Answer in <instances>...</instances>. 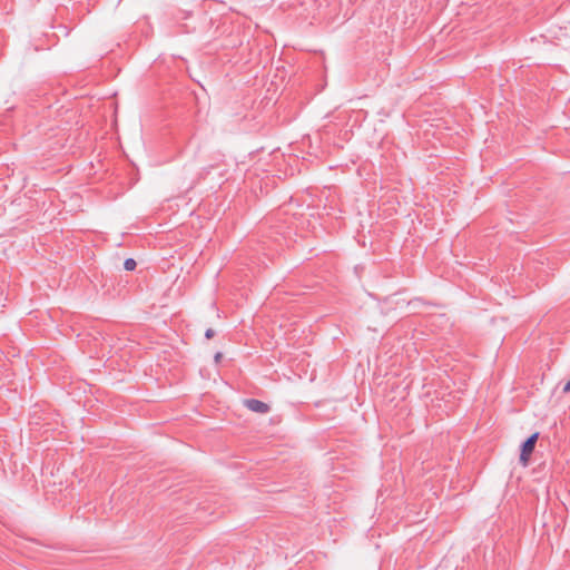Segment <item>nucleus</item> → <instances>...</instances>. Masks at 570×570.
I'll return each instance as SVG.
<instances>
[{
	"label": "nucleus",
	"mask_w": 570,
	"mask_h": 570,
	"mask_svg": "<svg viewBox=\"0 0 570 570\" xmlns=\"http://www.w3.org/2000/svg\"><path fill=\"white\" fill-rule=\"evenodd\" d=\"M222 357H223L222 353H220V352H217V353L215 354V362H216V363H218V362L222 360Z\"/></svg>",
	"instance_id": "obj_6"
},
{
	"label": "nucleus",
	"mask_w": 570,
	"mask_h": 570,
	"mask_svg": "<svg viewBox=\"0 0 570 570\" xmlns=\"http://www.w3.org/2000/svg\"><path fill=\"white\" fill-rule=\"evenodd\" d=\"M137 266V263L134 258H127L125 262H124V268L126 271H134Z\"/></svg>",
	"instance_id": "obj_3"
},
{
	"label": "nucleus",
	"mask_w": 570,
	"mask_h": 570,
	"mask_svg": "<svg viewBox=\"0 0 570 570\" xmlns=\"http://www.w3.org/2000/svg\"><path fill=\"white\" fill-rule=\"evenodd\" d=\"M214 335H215V331L213 328H207L206 330V332H205V337L206 338L209 340V338L214 337Z\"/></svg>",
	"instance_id": "obj_4"
},
{
	"label": "nucleus",
	"mask_w": 570,
	"mask_h": 570,
	"mask_svg": "<svg viewBox=\"0 0 570 570\" xmlns=\"http://www.w3.org/2000/svg\"><path fill=\"white\" fill-rule=\"evenodd\" d=\"M244 405L255 413L266 414L269 412V405L256 399H246Z\"/></svg>",
	"instance_id": "obj_2"
},
{
	"label": "nucleus",
	"mask_w": 570,
	"mask_h": 570,
	"mask_svg": "<svg viewBox=\"0 0 570 570\" xmlns=\"http://www.w3.org/2000/svg\"><path fill=\"white\" fill-rule=\"evenodd\" d=\"M562 392L563 393H569L570 392V380L563 386Z\"/></svg>",
	"instance_id": "obj_5"
},
{
	"label": "nucleus",
	"mask_w": 570,
	"mask_h": 570,
	"mask_svg": "<svg viewBox=\"0 0 570 570\" xmlns=\"http://www.w3.org/2000/svg\"><path fill=\"white\" fill-rule=\"evenodd\" d=\"M539 439V432H535L531 434L522 444H521V452H520V463L523 466H527L529 464L531 454L534 451L537 441Z\"/></svg>",
	"instance_id": "obj_1"
}]
</instances>
